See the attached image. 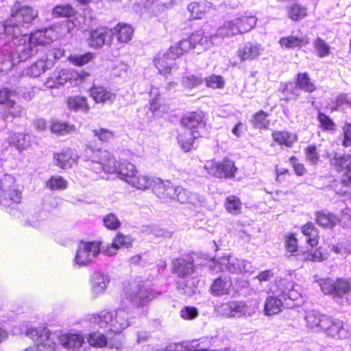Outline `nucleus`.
<instances>
[{"label": "nucleus", "instance_id": "nucleus-1", "mask_svg": "<svg viewBox=\"0 0 351 351\" xmlns=\"http://www.w3.org/2000/svg\"><path fill=\"white\" fill-rule=\"evenodd\" d=\"M38 16V12L31 7L16 2L11 8L10 18L0 23V35L6 34L16 39L14 53L21 61L28 59L34 52L30 37L25 31V25Z\"/></svg>", "mask_w": 351, "mask_h": 351}, {"label": "nucleus", "instance_id": "nucleus-2", "mask_svg": "<svg viewBox=\"0 0 351 351\" xmlns=\"http://www.w3.org/2000/svg\"><path fill=\"white\" fill-rule=\"evenodd\" d=\"M82 159L84 167L96 173L102 171L114 173L117 171L119 163L109 152L99 149H94L91 145L87 146L85 149Z\"/></svg>", "mask_w": 351, "mask_h": 351}, {"label": "nucleus", "instance_id": "nucleus-3", "mask_svg": "<svg viewBox=\"0 0 351 351\" xmlns=\"http://www.w3.org/2000/svg\"><path fill=\"white\" fill-rule=\"evenodd\" d=\"M128 318V313L124 309L119 308L114 312L101 311L98 315H93L89 321L99 328H108L114 333H119L129 326Z\"/></svg>", "mask_w": 351, "mask_h": 351}, {"label": "nucleus", "instance_id": "nucleus-4", "mask_svg": "<svg viewBox=\"0 0 351 351\" xmlns=\"http://www.w3.org/2000/svg\"><path fill=\"white\" fill-rule=\"evenodd\" d=\"M321 289L324 294L330 295L333 300L341 305L351 304V285L343 278L335 281L330 279L319 282Z\"/></svg>", "mask_w": 351, "mask_h": 351}, {"label": "nucleus", "instance_id": "nucleus-5", "mask_svg": "<svg viewBox=\"0 0 351 351\" xmlns=\"http://www.w3.org/2000/svg\"><path fill=\"white\" fill-rule=\"evenodd\" d=\"M99 253L100 243L81 241L76 252L75 261L80 265H87L93 262Z\"/></svg>", "mask_w": 351, "mask_h": 351}, {"label": "nucleus", "instance_id": "nucleus-6", "mask_svg": "<svg viewBox=\"0 0 351 351\" xmlns=\"http://www.w3.org/2000/svg\"><path fill=\"white\" fill-rule=\"evenodd\" d=\"M46 328L28 329L26 335L38 343L36 351H53L56 341Z\"/></svg>", "mask_w": 351, "mask_h": 351}, {"label": "nucleus", "instance_id": "nucleus-7", "mask_svg": "<svg viewBox=\"0 0 351 351\" xmlns=\"http://www.w3.org/2000/svg\"><path fill=\"white\" fill-rule=\"evenodd\" d=\"M322 323V330L333 338L347 339L351 335L348 328H346L343 322L339 319H335L327 317H324Z\"/></svg>", "mask_w": 351, "mask_h": 351}, {"label": "nucleus", "instance_id": "nucleus-8", "mask_svg": "<svg viewBox=\"0 0 351 351\" xmlns=\"http://www.w3.org/2000/svg\"><path fill=\"white\" fill-rule=\"evenodd\" d=\"M330 165L339 172L346 170L341 180L346 186H351V155L334 154L330 159Z\"/></svg>", "mask_w": 351, "mask_h": 351}, {"label": "nucleus", "instance_id": "nucleus-9", "mask_svg": "<svg viewBox=\"0 0 351 351\" xmlns=\"http://www.w3.org/2000/svg\"><path fill=\"white\" fill-rule=\"evenodd\" d=\"M156 297L155 293L149 291L143 286H133L126 293V298L135 306L142 307Z\"/></svg>", "mask_w": 351, "mask_h": 351}, {"label": "nucleus", "instance_id": "nucleus-10", "mask_svg": "<svg viewBox=\"0 0 351 351\" xmlns=\"http://www.w3.org/2000/svg\"><path fill=\"white\" fill-rule=\"evenodd\" d=\"M249 262L241 261L234 256L221 257V271L226 270L232 273L250 272Z\"/></svg>", "mask_w": 351, "mask_h": 351}, {"label": "nucleus", "instance_id": "nucleus-11", "mask_svg": "<svg viewBox=\"0 0 351 351\" xmlns=\"http://www.w3.org/2000/svg\"><path fill=\"white\" fill-rule=\"evenodd\" d=\"M14 178L10 175H5L1 181V193L3 194L2 204L7 205L10 202L19 203L21 198V193L16 189L9 188L7 184H13Z\"/></svg>", "mask_w": 351, "mask_h": 351}, {"label": "nucleus", "instance_id": "nucleus-12", "mask_svg": "<svg viewBox=\"0 0 351 351\" xmlns=\"http://www.w3.org/2000/svg\"><path fill=\"white\" fill-rule=\"evenodd\" d=\"M153 185L152 190L154 193L161 199H171L172 197H175L174 188L175 186L171 182L166 180L162 181L160 178L153 179Z\"/></svg>", "mask_w": 351, "mask_h": 351}, {"label": "nucleus", "instance_id": "nucleus-13", "mask_svg": "<svg viewBox=\"0 0 351 351\" xmlns=\"http://www.w3.org/2000/svg\"><path fill=\"white\" fill-rule=\"evenodd\" d=\"M113 36L112 29L99 28L92 31L88 39L91 47L99 48L104 44H110Z\"/></svg>", "mask_w": 351, "mask_h": 351}, {"label": "nucleus", "instance_id": "nucleus-14", "mask_svg": "<svg viewBox=\"0 0 351 351\" xmlns=\"http://www.w3.org/2000/svg\"><path fill=\"white\" fill-rule=\"evenodd\" d=\"M52 340H58L59 343L67 349H77L84 343L82 337L77 334L60 335L58 332L52 334Z\"/></svg>", "mask_w": 351, "mask_h": 351}, {"label": "nucleus", "instance_id": "nucleus-15", "mask_svg": "<svg viewBox=\"0 0 351 351\" xmlns=\"http://www.w3.org/2000/svg\"><path fill=\"white\" fill-rule=\"evenodd\" d=\"M51 57L56 58V54L50 51L47 54L45 59L41 58L29 67L27 74L34 77H38L46 70L51 68L53 62L50 59Z\"/></svg>", "mask_w": 351, "mask_h": 351}, {"label": "nucleus", "instance_id": "nucleus-16", "mask_svg": "<svg viewBox=\"0 0 351 351\" xmlns=\"http://www.w3.org/2000/svg\"><path fill=\"white\" fill-rule=\"evenodd\" d=\"M247 307L243 302H230L221 305L223 316L227 317H241L245 315Z\"/></svg>", "mask_w": 351, "mask_h": 351}, {"label": "nucleus", "instance_id": "nucleus-17", "mask_svg": "<svg viewBox=\"0 0 351 351\" xmlns=\"http://www.w3.org/2000/svg\"><path fill=\"white\" fill-rule=\"evenodd\" d=\"M263 51L262 45L248 42L237 51V56L242 60H254L257 58Z\"/></svg>", "mask_w": 351, "mask_h": 351}, {"label": "nucleus", "instance_id": "nucleus-18", "mask_svg": "<svg viewBox=\"0 0 351 351\" xmlns=\"http://www.w3.org/2000/svg\"><path fill=\"white\" fill-rule=\"evenodd\" d=\"M132 242L133 239L131 237L124 235L121 232H118L114 238L111 245L107 247L104 253L108 256H114L121 247H130L132 246Z\"/></svg>", "mask_w": 351, "mask_h": 351}, {"label": "nucleus", "instance_id": "nucleus-19", "mask_svg": "<svg viewBox=\"0 0 351 351\" xmlns=\"http://www.w3.org/2000/svg\"><path fill=\"white\" fill-rule=\"evenodd\" d=\"M77 158V156L71 150L53 155L55 165L63 169L71 168L73 164L76 163Z\"/></svg>", "mask_w": 351, "mask_h": 351}, {"label": "nucleus", "instance_id": "nucleus-20", "mask_svg": "<svg viewBox=\"0 0 351 351\" xmlns=\"http://www.w3.org/2000/svg\"><path fill=\"white\" fill-rule=\"evenodd\" d=\"M110 282V278L101 272H95L91 278L92 292L95 296L103 293Z\"/></svg>", "mask_w": 351, "mask_h": 351}, {"label": "nucleus", "instance_id": "nucleus-21", "mask_svg": "<svg viewBox=\"0 0 351 351\" xmlns=\"http://www.w3.org/2000/svg\"><path fill=\"white\" fill-rule=\"evenodd\" d=\"M181 124L187 129H202L204 127L203 116L201 113L191 112L184 115L181 119Z\"/></svg>", "mask_w": 351, "mask_h": 351}, {"label": "nucleus", "instance_id": "nucleus-22", "mask_svg": "<svg viewBox=\"0 0 351 351\" xmlns=\"http://www.w3.org/2000/svg\"><path fill=\"white\" fill-rule=\"evenodd\" d=\"M315 215L316 223L322 227L332 228L339 222V219L331 213L322 210Z\"/></svg>", "mask_w": 351, "mask_h": 351}, {"label": "nucleus", "instance_id": "nucleus-23", "mask_svg": "<svg viewBox=\"0 0 351 351\" xmlns=\"http://www.w3.org/2000/svg\"><path fill=\"white\" fill-rule=\"evenodd\" d=\"M173 272L180 277H185L192 274L195 269V265L191 261L183 258H177L173 261Z\"/></svg>", "mask_w": 351, "mask_h": 351}, {"label": "nucleus", "instance_id": "nucleus-24", "mask_svg": "<svg viewBox=\"0 0 351 351\" xmlns=\"http://www.w3.org/2000/svg\"><path fill=\"white\" fill-rule=\"evenodd\" d=\"M112 31L113 35H116L118 41L121 43H127L129 42L132 38L134 32L130 25L121 23H119L114 27Z\"/></svg>", "mask_w": 351, "mask_h": 351}, {"label": "nucleus", "instance_id": "nucleus-25", "mask_svg": "<svg viewBox=\"0 0 351 351\" xmlns=\"http://www.w3.org/2000/svg\"><path fill=\"white\" fill-rule=\"evenodd\" d=\"M90 91L92 97L97 103H105L107 101L112 102L116 97L115 94L106 90L101 86H93L90 88Z\"/></svg>", "mask_w": 351, "mask_h": 351}, {"label": "nucleus", "instance_id": "nucleus-26", "mask_svg": "<svg viewBox=\"0 0 351 351\" xmlns=\"http://www.w3.org/2000/svg\"><path fill=\"white\" fill-rule=\"evenodd\" d=\"M13 93L7 88L0 90V104H5L8 108L10 114L17 116L20 114L21 110H16V104L15 101L11 99Z\"/></svg>", "mask_w": 351, "mask_h": 351}, {"label": "nucleus", "instance_id": "nucleus-27", "mask_svg": "<svg viewBox=\"0 0 351 351\" xmlns=\"http://www.w3.org/2000/svg\"><path fill=\"white\" fill-rule=\"evenodd\" d=\"M281 47L292 49L295 47H301L303 45L309 43L308 38L307 37H298L295 36H289L282 38L279 41Z\"/></svg>", "mask_w": 351, "mask_h": 351}, {"label": "nucleus", "instance_id": "nucleus-28", "mask_svg": "<svg viewBox=\"0 0 351 351\" xmlns=\"http://www.w3.org/2000/svg\"><path fill=\"white\" fill-rule=\"evenodd\" d=\"M324 317H327L326 315H321L315 311H309L306 312L305 320L306 326L310 328L322 329V320Z\"/></svg>", "mask_w": 351, "mask_h": 351}, {"label": "nucleus", "instance_id": "nucleus-29", "mask_svg": "<svg viewBox=\"0 0 351 351\" xmlns=\"http://www.w3.org/2000/svg\"><path fill=\"white\" fill-rule=\"evenodd\" d=\"M191 263L195 265V268L198 266H208L210 269L215 267V258L203 253H193L191 255Z\"/></svg>", "mask_w": 351, "mask_h": 351}, {"label": "nucleus", "instance_id": "nucleus-30", "mask_svg": "<svg viewBox=\"0 0 351 351\" xmlns=\"http://www.w3.org/2000/svg\"><path fill=\"white\" fill-rule=\"evenodd\" d=\"M153 179L149 178L146 176L136 174L132 177L130 179L127 180V182L140 190H146L149 188L152 187L153 185Z\"/></svg>", "mask_w": 351, "mask_h": 351}, {"label": "nucleus", "instance_id": "nucleus-31", "mask_svg": "<svg viewBox=\"0 0 351 351\" xmlns=\"http://www.w3.org/2000/svg\"><path fill=\"white\" fill-rule=\"evenodd\" d=\"M282 303L275 296H269L265 302V313L267 315H272L282 311Z\"/></svg>", "mask_w": 351, "mask_h": 351}, {"label": "nucleus", "instance_id": "nucleus-32", "mask_svg": "<svg viewBox=\"0 0 351 351\" xmlns=\"http://www.w3.org/2000/svg\"><path fill=\"white\" fill-rule=\"evenodd\" d=\"M302 233L307 236L308 243L313 247L318 243V230L312 222H308L302 228Z\"/></svg>", "mask_w": 351, "mask_h": 351}, {"label": "nucleus", "instance_id": "nucleus-33", "mask_svg": "<svg viewBox=\"0 0 351 351\" xmlns=\"http://www.w3.org/2000/svg\"><path fill=\"white\" fill-rule=\"evenodd\" d=\"M118 173L122 179H124L126 182L127 180L130 179L136 173V169L133 164L128 161L120 162L119 166H117Z\"/></svg>", "mask_w": 351, "mask_h": 351}, {"label": "nucleus", "instance_id": "nucleus-34", "mask_svg": "<svg viewBox=\"0 0 351 351\" xmlns=\"http://www.w3.org/2000/svg\"><path fill=\"white\" fill-rule=\"evenodd\" d=\"M12 141L19 152H22L30 145V136L28 133H14Z\"/></svg>", "mask_w": 351, "mask_h": 351}, {"label": "nucleus", "instance_id": "nucleus-35", "mask_svg": "<svg viewBox=\"0 0 351 351\" xmlns=\"http://www.w3.org/2000/svg\"><path fill=\"white\" fill-rule=\"evenodd\" d=\"M296 85L307 93H313L316 89L315 84L311 81L308 75L306 73H299L297 75Z\"/></svg>", "mask_w": 351, "mask_h": 351}, {"label": "nucleus", "instance_id": "nucleus-36", "mask_svg": "<svg viewBox=\"0 0 351 351\" xmlns=\"http://www.w3.org/2000/svg\"><path fill=\"white\" fill-rule=\"evenodd\" d=\"M224 207L229 213L234 215H238L241 213V202L239 197L230 195L227 197Z\"/></svg>", "mask_w": 351, "mask_h": 351}, {"label": "nucleus", "instance_id": "nucleus-37", "mask_svg": "<svg viewBox=\"0 0 351 351\" xmlns=\"http://www.w3.org/2000/svg\"><path fill=\"white\" fill-rule=\"evenodd\" d=\"M268 114L263 110L256 113L252 120V125L256 129L269 130V121L267 119Z\"/></svg>", "mask_w": 351, "mask_h": 351}, {"label": "nucleus", "instance_id": "nucleus-38", "mask_svg": "<svg viewBox=\"0 0 351 351\" xmlns=\"http://www.w3.org/2000/svg\"><path fill=\"white\" fill-rule=\"evenodd\" d=\"M235 21L239 27V33L243 34L250 31L256 25L257 19L255 16H243Z\"/></svg>", "mask_w": 351, "mask_h": 351}, {"label": "nucleus", "instance_id": "nucleus-39", "mask_svg": "<svg viewBox=\"0 0 351 351\" xmlns=\"http://www.w3.org/2000/svg\"><path fill=\"white\" fill-rule=\"evenodd\" d=\"M67 104L70 109L74 110H82L84 112H88L89 110L86 99L83 97H71L68 99Z\"/></svg>", "mask_w": 351, "mask_h": 351}, {"label": "nucleus", "instance_id": "nucleus-40", "mask_svg": "<svg viewBox=\"0 0 351 351\" xmlns=\"http://www.w3.org/2000/svg\"><path fill=\"white\" fill-rule=\"evenodd\" d=\"M237 168L235 167L234 162L228 158H224L221 162V174H223L226 178H232L235 176Z\"/></svg>", "mask_w": 351, "mask_h": 351}, {"label": "nucleus", "instance_id": "nucleus-41", "mask_svg": "<svg viewBox=\"0 0 351 351\" xmlns=\"http://www.w3.org/2000/svg\"><path fill=\"white\" fill-rule=\"evenodd\" d=\"M73 77V73L67 69H58L52 73V79L55 80L58 86L64 85L68 81H70Z\"/></svg>", "mask_w": 351, "mask_h": 351}, {"label": "nucleus", "instance_id": "nucleus-42", "mask_svg": "<svg viewBox=\"0 0 351 351\" xmlns=\"http://www.w3.org/2000/svg\"><path fill=\"white\" fill-rule=\"evenodd\" d=\"M46 186L51 190H64L67 188V181L59 176H51L46 182Z\"/></svg>", "mask_w": 351, "mask_h": 351}, {"label": "nucleus", "instance_id": "nucleus-43", "mask_svg": "<svg viewBox=\"0 0 351 351\" xmlns=\"http://www.w3.org/2000/svg\"><path fill=\"white\" fill-rule=\"evenodd\" d=\"M288 16L294 21H298L306 16V9L299 4H294L288 8Z\"/></svg>", "mask_w": 351, "mask_h": 351}, {"label": "nucleus", "instance_id": "nucleus-44", "mask_svg": "<svg viewBox=\"0 0 351 351\" xmlns=\"http://www.w3.org/2000/svg\"><path fill=\"white\" fill-rule=\"evenodd\" d=\"M275 141L280 145L291 147L296 141V135L294 133H272Z\"/></svg>", "mask_w": 351, "mask_h": 351}, {"label": "nucleus", "instance_id": "nucleus-45", "mask_svg": "<svg viewBox=\"0 0 351 351\" xmlns=\"http://www.w3.org/2000/svg\"><path fill=\"white\" fill-rule=\"evenodd\" d=\"M195 138L193 133H180L178 136V143L184 152L192 149Z\"/></svg>", "mask_w": 351, "mask_h": 351}, {"label": "nucleus", "instance_id": "nucleus-46", "mask_svg": "<svg viewBox=\"0 0 351 351\" xmlns=\"http://www.w3.org/2000/svg\"><path fill=\"white\" fill-rule=\"evenodd\" d=\"M167 55V52L159 54L154 60V63L159 73L162 75L170 73L171 68L168 66V60H171Z\"/></svg>", "mask_w": 351, "mask_h": 351}, {"label": "nucleus", "instance_id": "nucleus-47", "mask_svg": "<svg viewBox=\"0 0 351 351\" xmlns=\"http://www.w3.org/2000/svg\"><path fill=\"white\" fill-rule=\"evenodd\" d=\"M55 17H71L75 15V10L69 5H56L52 12Z\"/></svg>", "mask_w": 351, "mask_h": 351}, {"label": "nucleus", "instance_id": "nucleus-48", "mask_svg": "<svg viewBox=\"0 0 351 351\" xmlns=\"http://www.w3.org/2000/svg\"><path fill=\"white\" fill-rule=\"evenodd\" d=\"M93 58V53L89 52L82 55H71L68 60L74 65L82 66L90 62Z\"/></svg>", "mask_w": 351, "mask_h": 351}, {"label": "nucleus", "instance_id": "nucleus-49", "mask_svg": "<svg viewBox=\"0 0 351 351\" xmlns=\"http://www.w3.org/2000/svg\"><path fill=\"white\" fill-rule=\"evenodd\" d=\"M174 189L175 197H172V199H175L181 204H185L191 202V193L182 186H175Z\"/></svg>", "mask_w": 351, "mask_h": 351}, {"label": "nucleus", "instance_id": "nucleus-50", "mask_svg": "<svg viewBox=\"0 0 351 351\" xmlns=\"http://www.w3.org/2000/svg\"><path fill=\"white\" fill-rule=\"evenodd\" d=\"M317 55L320 58L327 56L330 53V47L321 38L317 37L313 42Z\"/></svg>", "mask_w": 351, "mask_h": 351}, {"label": "nucleus", "instance_id": "nucleus-51", "mask_svg": "<svg viewBox=\"0 0 351 351\" xmlns=\"http://www.w3.org/2000/svg\"><path fill=\"white\" fill-rule=\"evenodd\" d=\"M104 225L109 230H115L120 228L121 223L113 213H109L104 217Z\"/></svg>", "mask_w": 351, "mask_h": 351}, {"label": "nucleus", "instance_id": "nucleus-52", "mask_svg": "<svg viewBox=\"0 0 351 351\" xmlns=\"http://www.w3.org/2000/svg\"><path fill=\"white\" fill-rule=\"evenodd\" d=\"M90 345L96 347H102L108 346L107 338L103 334L99 332H93L90 334L88 337Z\"/></svg>", "mask_w": 351, "mask_h": 351}, {"label": "nucleus", "instance_id": "nucleus-53", "mask_svg": "<svg viewBox=\"0 0 351 351\" xmlns=\"http://www.w3.org/2000/svg\"><path fill=\"white\" fill-rule=\"evenodd\" d=\"M306 160L313 165H316L319 161V155L315 145H309L305 149Z\"/></svg>", "mask_w": 351, "mask_h": 351}, {"label": "nucleus", "instance_id": "nucleus-54", "mask_svg": "<svg viewBox=\"0 0 351 351\" xmlns=\"http://www.w3.org/2000/svg\"><path fill=\"white\" fill-rule=\"evenodd\" d=\"M238 34H239V27L237 25L236 21H228L223 24L221 35L223 34L224 36L228 37Z\"/></svg>", "mask_w": 351, "mask_h": 351}, {"label": "nucleus", "instance_id": "nucleus-55", "mask_svg": "<svg viewBox=\"0 0 351 351\" xmlns=\"http://www.w3.org/2000/svg\"><path fill=\"white\" fill-rule=\"evenodd\" d=\"M190 280L184 279L180 280L177 282V289L180 294L191 295L195 291L193 286L189 283Z\"/></svg>", "mask_w": 351, "mask_h": 351}, {"label": "nucleus", "instance_id": "nucleus-56", "mask_svg": "<svg viewBox=\"0 0 351 351\" xmlns=\"http://www.w3.org/2000/svg\"><path fill=\"white\" fill-rule=\"evenodd\" d=\"M203 78L199 75H191L182 78V85L188 88H193L203 82Z\"/></svg>", "mask_w": 351, "mask_h": 351}, {"label": "nucleus", "instance_id": "nucleus-57", "mask_svg": "<svg viewBox=\"0 0 351 351\" xmlns=\"http://www.w3.org/2000/svg\"><path fill=\"white\" fill-rule=\"evenodd\" d=\"M51 132H70L74 130L73 126L69 125L65 122H60L58 120H53L50 125Z\"/></svg>", "mask_w": 351, "mask_h": 351}, {"label": "nucleus", "instance_id": "nucleus-58", "mask_svg": "<svg viewBox=\"0 0 351 351\" xmlns=\"http://www.w3.org/2000/svg\"><path fill=\"white\" fill-rule=\"evenodd\" d=\"M188 11L190 12L189 18L190 20L201 18L202 12L199 9V3L193 2L188 5Z\"/></svg>", "mask_w": 351, "mask_h": 351}, {"label": "nucleus", "instance_id": "nucleus-59", "mask_svg": "<svg viewBox=\"0 0 351 351\" xmlns=\"http://www.w3.org/2000/svg\"><path fill=\"white\" fill-rule=\"evenodd\" d=\"M181 317L184 319H192L198 315V311L195 307L186 306L181 312Z\"/></svg>", "mask_w": 351, "mask_h": 351}, {"label": "nucleus", "instance_id": "nucleus-60", "mask_svg": "<svg viewBox=\"0 0 351 351\" xmlns=\"http://www.w3.org/2000/svg\"><path fill=\"white\" fill-rule=\"evenodd\" d=\"M319 121L321 124V127L323 130H333V123L331 119L326 114L320 113L318 116Z\"/></svg>", "mask_w": 351, "mask_h": 351}, {"label": "nucleus", "instance_id": "nucleus-61", "mask_svg": "<svg viewBox=\"0 0 351 351\" xmlns=\"http://www.w3.org/2000/svg\"><path fill=\"white\" fill-rule=\"evenodd\" d=\"M112 134V133H94L93 146L97 147L103 142L107 141Z\"/></svg>", "mask_w": 351, "mask_h": 351}, {"label": "nucleus", "instance_id": "nucleus-62", "mask_svg": "<svg viewBox=\"0 0 351 351\" xmlns=\"http://www.w3.org/2000/svg\"><path fill=\"white\" fill-rule=\"evenodd\" d=\"M285 247L288 252H295L298 250V240L293 235L287 237L285 241Z\"/></svg>", "mask_w": 351, "mask_h": 351}, {"label": "nucleus", "instance_id": "nucleus-63", "mask_svg": "<svg viewBox=\"0 0 351 351\" xmlns=\"http://www.w3.org/2000/svg\"><path fill=\"white\" fill-rule=\"evenodd\" d=\"M208 173L213 176L217 177L219 173V164L217 162L208 161L205 165Z\"/></svg>", "mask_w": 351, "mask_h": 351}, {"label": "nucleus", "instance_id": "nucleus-64", "mask_svg": "<svg viewBox=\"0 0 351 351\" xmlns=\"http://www.w3.org/2000/svg\"><path fill=\"white\" fill-rule=\"evenodd\" d=\"M195 343V341L176 343V351H193V348H195L194 343Z\"/></svg>", "mask_w": 351, "mask_h": 351}]
</instances>
